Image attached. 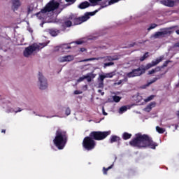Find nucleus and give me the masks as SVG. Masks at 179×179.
Wrapping results in <instances>:
<instances>
[{
    "instance_id": "nucleus-1",
    "label": "nucleus",
    "mask_w": 179,
    "mask_h": 179,
    "mask_svg": "<svg viewBox=\"0 0 179 179\" xmlns=\"http://www.w3.org/2000/svg\"><path fill=\"white\" fill-rule=\"evenodd\" d=\"M129 143L130 146L137 148V149H145V148L156 149V146L158 145L150 136L148 134H142V133L136 134L135 138L130 141Z\"/></svg>"
},
{
    "instance_id": "nucleus-2",
    "label": "nucleus",
    "mask_w": 179,
    "mask_h": 179,
    "mask_svg": "<svg viewBox=\"0 0 179 179\" xmlns=\"http://www.w3.org/2000/svg\"><path fill=\"white\" fill-rule=\"evenodd\" d=\"M163 58L164 57L161 56L159 58L156 59L155 61H152L151 63H148L146 66H141L138 69H133L131 72L127 73V78H135L136 76H141V75H143L148 69H150V68H153V66H156L158 64H160L162 61H163Z\"/></svg>"
},
{
    "instance_id": "nucleus-3",
    "label": "nucleus",
    "mask_w": 179,
    "mask_h": 179,
    "mask_svg": "<svg viewBox=\"0 0 179 179\" xmlns=\"http://www.w3.org/2000/svg\"><path fill=\"white\" fill-rule=\"evenodd\" d=\"M68 142V134L66 131L61 130L59 129L56 131V136L53 139V143L55 146L59 149V150H62L65 148Z\"/></svg>"
},
{
    "instance_id": "nucleus-4",
    "label": "nucleus",
    "mask_w": 179,
    "mask_h": 179,
    "mask_svg": "<svg viewBox=\"0 0 179 179\" xmlns=\"http://www.w3.org/2000/svg\"><path fill=\"white\" fill-rule=\"evenodd\" d=\"M97 12H99V10H96L90 13H85L84 15L78 17L72 16L69 17V20L73 22L75 26H78V24H82V23L89 20V19H90V16H94Z\"/></svg>"
},
{
    "instance_id": "nucleus-5",
    "label": "nucleus",
    "mask_w": 179,
    "mask_h": 179,
    "mask_svg": "<svg viewBox=\"0 0 179 179\" xmlns=\"http://www.w3.org/2000/svg\"><path fill=\"white\" fill-rule=\"evenodd\" d=\"M96 141L92 138L90 134L89 136L85 137L83 141V147L85 150H87L88 152L93 150V149L96 148Z\"/></svg>"
},
{
    "instance_id": "nucleus-6",
    "label": "nucleus",
    "mask_w": 179,
    "mask_h": 179,
    "mask_svg": "<svg viewBox=\"0 0 179 179\" xmlns=\"http://www.w3.org/2000/svg\"><path fill=\"white\" fill-rule=\"evenodd\" d=\"M111 134L110 131H92L90 135L92 136L94 141H103Z\"/></svg>"
},
{
    "instance_id": "nucleus-7",
    "label": "nucleus",
    "mask_w": 179,
    "mask_h": 179,
    "mask_svg": "<svg viewBox=\"0 0 179 179\" xmlns=\"http://www.w3.org/2000/svg\"><path fill=\"white\" fill-rule=\"evenodd\" d=\"M59 8V3L55 0H51L46 6L41 10V13H47V12H54Z\"/></svg>"
},
{
    "instance_id": "nucleus-8",
    "label": "nucleus",
    "mask_w": 179,
    "mask_h": 179,
    "mask_svg": "<svg viewBox=\"0 0 179 179\" xmlns=\"http://www.w3.org/2000/svg\"><path fill=\"white\" fill-rule=\"evenodd\" d=\"M34 51H40V45L33 44V45L28 46L24 50L23 55L27 58H28V57H30V55H31V54H33L34 52Z\"/></svg>"
},
{
    "instance_id": "nucleus-9",
    "label": "nucleus",
    "mask_w": 179,
    "mask_h": 179,
    "mask_svg": "<svg viewBox=\"0 0 179 179\" xmlns=\"http://www.w3.org/2000/svg\"><path fill=\"white\" fill-rule=\"evenodd\" d=\"M38 80L40 82L39 89H41V90H45L48 86V84L47 83V79H45L44 76H43V73L40 72L38 73Z\"/></svg>"
},
{
    "instance_id": "nucleus-10",
    "label": "nucleus",
    "mask_w": 179,
    "mask_h": 179,
    "mask_svg": "<svg viewBox=\"0 0 179 179\" xmlns=\"http://www.w3.org/2000/svg\"><path fill=\"white\" fill-rule=\"evenodd\" d=\"M172 31L169 30V29H166L162 31H157L154 34L155 38H159V37H163L167 34H171Z\"/></svg>"
},
{
    "instance_id": "nucleus-11",
    "label": "nucleus",
    "mask_w": 179,
    "mask_h": 179,
    "mask_svg": "<svg viewBox=\"0 0 179 179\" xmlns=\"http://www.w3.org/2000/svg\"><path fill=\"white\" fill-rule=\"evenodd\" d=\"M75 59V57L73 55H66L62 57H59L58 59L59 62L63 63V62H71V61H73Z\"/></svg>"
},
{
    "instance_id": "nucleus-12",
    "label": "nucleus",
    "mask_w": 179,
    "mask_h": 179,
    "mask_svg": "<svg viewBox=\"0 0 179 179\" xmlns=\"http://www.w3.org/2000/svg\"><path fill=\"white\" fill-rule=\"evenodd\" d=\"M161 3L169 8H173L176 5V1L173 0H162L161 1Z\"/></svg>"
},
{
    "instance_id": "nucleus-13",
    "label": "nucleus",
    "mask_w": 179,
    "mask_h": 179,
    "mask_svg": "<svg viewBox=\"0 0 179 179\" xmlns=\"http://www.w3.org/2000/svg\"><path fill=\"white\" fill-rule=\"evenodd\" d=\"M12 9L15 12L19 9V6H20V1L19 0H12Z\"/></svg>"
},
{
    "instance_id": "nucleus-14",
    "label": "nucleus",
    "mask_w": 179,
    "mask_h": 179,
    "mask_svg": "<svg viewBox=\"0 0 179 179\" xmlns=\"http://www.w3.org/2000/svg\"><path fill=\"white\" fill-rule=\"evenodd\" d=\"M162 78H163V74L157 75V77L154 78L150 82H148L145 86H150V85L155 83V82H157V80H159V79H162Z\"/></svg>"
},
{
    "instance_id": "nucleus-15",
    "label": "nucleus",
    "mask_w": 179,
    "mask_h": 179,
    "mask_svg": "<svg viewBox=\"0 0 179 179\" xmlns=\"http://www.w3.org/2000/svg\"><path fill=\"white\" fill-rule=\"evenodd\" d=\"M156 107V103L155 101L150 103L145 108V111L148 113L152 110V108Z\"/></svg>"
},
{
    "instance_id": "nucleus-16",
    "label": "nucleus",
    "mask_w": 179,
    "mask_h": 179,
    "mask_svg": "<svg viewBox=\"0 0 179 179\" xmlns=\"http://www.w3.org/2000/svg\"><path fill=\"white\" fill-rule=\"evenodd\" d=\"M110 5L111 4H108V0H105L103 1H101V7L96 10H98L99 12V10H100L101 9H103V8H107V6H110Z\"/></svg>"
},
{
    "instance_id": "nucleus-17",
    "label": "nucleus",
    "mask_w": 179,
    "mask_h": 179,
    "mask_svg": "<svg viewBox=\"0 0 179 179\" xmlns=\"http://www.w3.org/2000/svg\"><path fill=\"white\" fill-rule=\"evenodd\" d=\"M89 6H90V3L88 1H84L79 5L78 8H80V9H86V8H89Z\"/></svg>"
},
{
    "instance_id": "nucleus-18",
    "label": "nucleus",
    "mask_w": 179,
    "mask_h": 179,
    "mask_svg": "<svg viewBox=\"0 0 179 179\" xmlns=\"http://www.w3.org/2000/svg\"><path fill=\"white\" fill-rule=\"evenodd\" d=\"M85 79H87V82H91L92 79H94L96 78V75L93 73H87L85 76Z\"/></svg>"
},
{
    "instance_id": "nucleus-19",
    "label": "nucleus",
    "mask_w": 179,
    "mask_h": 179,
    "mask_svg": "<svg viewBox=\"0 0 179 179\" xmlns=\"http://www.w3.org/2000/svg\"><path fill=\"white\" fill-rule=\"evenodd\" d=\"M121 141V138L117 136H112L110 138V143H114V142H120Z\"/></svg>"
},
{
    "instance_id": "nucleus-20",
    "label": "nucleus",
    "mask_w": 179,
    "mask_h": 179,
    "mask_svg": "<svg viewBox=\"0 0 179 179\" xmlns=\"http://www.w3.org/2000/svg\"><path fill=\"white\" fill-rule=\"evenodd\" d=\"M49 33L52 36V37H56V36L59 35L60 31L58 29H50Z\"/></svg>"
},
{
    "instance_id": "nucleus-21",
    "label": "nucleus",
    "mask_w": 179,
    "mask_h": 179,
    "mask_svg": "<svg viewBox=\"0 0 179 179\" xmlns=\"http://www.w3.org/2000/svg\"><path fill=\"white\" fill-rule=\"evenodd\" d=\"M131 137H132V134L128 132H124L122 134V139H124V141H128V139H131Z\"/></svg>"
},
{
    "instance_id": "nucleus-22",
    "label": "nucleus",
    "mask_w": 179,
    "mask_h": 179,
    "mask_svg": "<svg viewBox=\"0 0 179 179\" xmlns=\"http://www.w3.org/2000/svg\"><path fill=\"white\" fill-rule=\"evenodd\" d=\"M156 131H157V132H158V134H164V132H166L165 129H163L159 126L156 127Z\"/></svg>"
},
{
    "instance_id": "nucleus-23",
    "label": "nucleus",
    "mask_w": 179,
    "mask_h": 179,
    "mask_svg": "<svg viewBox=\"0 0 179 179\" xmlns=\"http://www.w3.org/2000/svg\"><path fill=\"white\" fill-rule=\"evenodd\" d=\"M114 164H112L110 165L109 167L108 168H106V167H103V173L105 176H107V171H108V170H111V169H113Z\"/></svg>"
},
{
    "instance_id": "nucleus-24",
    "label": "nucleus",
    "mask_w": 179,
    "mask_h": 179,
    "mask_svg": "<svg viewBox=\"0 0 179 179\" xmlns=\"http://www.w3.org/2000/svg\"><path fill=\"white\" fill-rule=\"evenodd\" d=\"M59 48H62L63 51H65V50H70V48H71V47L69 46V45L64 44V45H62L61 46H59Z\"/></svg>"
},
{
    "instance_id": "nucleus-25",
    "label": "nucleus",
    "mask_w": 179,
    "mask_h": 179,
    "mask_svg": "<svg viewBox=\"0 0 179 179\" xmlns=\"http://www.w3.org/2000/svg\"><path fill=\"white\" fill-rule=\"evenodd\" d=\"M149 57V52H145L143 57H140V61L142 62L145 60L146 58Z\"/></svg>"
},
{
    "instance_id": "nucleus-26",
    "label": "nucleus",
    "mask_w": 179,
    "mask_h": 179,
    "mask_svg": "<svg viewBox=\"0 0 179 179\" xmlns=\"http://www.w3.org/2000/svg\"><path fill=\"white\" fill-rule=\"evenodd\" d=\"M113 101H115V103H120V101H121V97L118 96L117 95L113 96Z\"/></svg>"
},
{
    "instance_id": "nucleus-27",
    "label": "nucleus",
    "mask_w": 179,
    "mask_h": 179,
    "mask_svg": "<svg viewBox=\"0 0 179 179\" xmlns=\"http://www.w3.org/2000/svg\"><path fill=\"white\" fill-rule=\"evenodd\" d=\"M106 78H113V76H115V72L112 71L110 73H108L105 74Z\"/></svg>"
},
{
    "instance_id": "nucleus-28",
    "label": "nucleus",
    "mask_w": 179,
    "mask_h": 179,
    "mask_svg": "<svg viewBox=\"0 0 179 179\" xmlns=\"http://www.w3.org/2000/svg\"><path fill=\"white\" fill-rule=\"evenodd\" d=\"M106 62H111V61H117V59L115 58H113V57L111 56H108L106 57V59H105Z\"/></svg>"
},
{
    "instance_id": "nucleus-29",
    "label": "nucleus",
    "mask_w": 179,
    "mask_h": 179,
    "mask_svg": "<svg viewBox=\"0 0 179 179\" xmlns=\"http://www.w3.org/2000/svg\"><path fill=\"white\" fill-rule=\"evenodd\" d=\"M64 24L66 27H71L72 26V21L67 20L64 22Z\"/></svg>"
},
{
    "instance_id": "nucleus-30",
    "label": "nucleus",
    "mask_w": 179,
    "mask_h": 179,
    "mask_svg": "<svg viewBox=\"0 0 179 179\" xmlns=\"http://www.w3.org/2000/svg\"><path fill=\"white\" fill-rule=\"evenodd\" d=\"M153 99H155V95H150V96H148V98H146L145 99V103H148L149 101H150L151 100H153Z\"/></svg>"
},
{
    "instance_id": "nucleus-31",
    "label": "nucleus",
    "mask_w": 179,
    "mask_h": 179,
    "mask_svg": "<svg viewBox=\"0 0 179 179\" xmlns=\"http://www.w3.org/2000/svg\"><path fill=\"white\" fill-rule=\"evenodd\" d=\"M156 27H157V24H151L150 27L148 28V31H150V30H152L153 29H156Z\"/></svg>"
},
{
    "instance_id": "nucleus-32",
    "label": "nucleus",
    "mask_w": 179,
    "mask_h": 179,
    "mask_svg": "<svg viewBox=\"0 0 179 179\" xmlns=\"http://www.w3.org/2000/svg\"><path fill=\"white\" fill-rule=\"evenodd\" d=\"M113 65H114V62L104 63L103 68H106L107 66H111Z\"/></svg>"
},
{
    "instance_id": "nucleus-33",
    "label": "nucleus",
    "mask_w": 179,
    "mask_h": 179,
    "mask_svg": "<svg viewBox=\"0 0 179 179\" xmlns=\"http://www.w3.org/2000/svg\"><path fill=\"white\" fill-rule=\"evenodd\" d=\"M90 3H93L94 5H97V2H101L103 0H89Z\"/></svg>"
},
{
    "instance_id": "nucleus-34",
    "label": "nucleus",
    "mask_w": 179,
    "mask_h": 179,
    "mask_svg": "<svg viewBox=\"0 0 179 179\" xmlns=\"http://www.w3.org/2000/svg\"><path fill=\"white\" fill-rule=\"evenodd\" d=\"M127 106H122L120 108V113H125V111H127Z\"/></svg>"
},
{
    "instance_id": "nucleus-35",
    "label": "nucleus",
    "mask_w": 179,
    "mask_h": 179,
    "mask_svg": "<svg viewBox=\"0 0 179 179\" xmlns=\"http://www.w3.org/2000/svg\"><path fill=\"white\" fill-rule=\"evenodd\" d=\"M96 58H89V59H85L83 60H81L80 62H87L89 61H94Z\"/></svg>"
},
{
    "instance_id": "nucleus-36",
    "label": "nucleus",
    "mask_w": 179,
    "mask_h": 179,
    "mask_svg": "<svg viewBox=\"0 0 179 179\" xmlns=\"http://www.w3.org/2000/svg\"><path fill=\"white\" fill-rule=\"evenodd\" d=\"M170 62H171V61L170 60H166L163 65L162 66V68H166V66H167L169 65V64H170Z\"/></svg>"
},
{
    "instance_id": "nucleus-37",
    "label": "nucleus",
    "mask_w": 179,
    "mask_h": 179,
    "mask_svg": "<svg viewBox=\"0 0 179 179\" xmlns=\"http://www.w3.org/2000/svg\"><path fill=\"white\" fill-rule=\"evenodd\" d=\"M106 75H100L99 76V82H104V79H106Z\"/></svg>"
},
{
    "instance_id": "nucleus-38",
    "label": "nucleus",
    "mask_w": 179,
    "mask_h": 179,
    "mask_svg": "<svg viewBox=\"0 0 179 179\" xmlns=\"http://www.w3.org/2000/svg\"><path fill=\"white\" fill-rule=\"evenodd\" d=\"M65 114L66 115H71V108L69 107L66 108Z\"/></svg>"
},
{
    "instance_id": "nucleus-39",
    "label": "nucleus",
    "mask_w": 179,
    "mask_h": 179,
    "mask_svg": "<svg viewBox=\"0 0 179 179\" xmlns=\"http://www.w3.org/2000/svg\"><path fill=\"white\" fill-rule=\"evenodd\" d=\"M20 111H22V109H20V108H18V110H15H15L13 108H11L10 110V113H20Z\"/></svg>"
},
{
    "instance_id": "nucleus-40",
    "label": "nucleus",
    "mask_w": 179,
    "mask_h": 179,
    "mask_svg": "<svg viewBox=\"0 0 179 179\" xmlns=\"http://www.w3.org/2000/svg\"><path fill=\"white\" fill-rule=\"evenodd\" d=\"M98 87L103 88L104 87V82L103 81H99L98 84Z\"/></svg>"
},
{
    "instance_id": "nucleus-41",
    "label": "nucleus",
    "mask_w": 179,
    "mask_h": 179,
    "mask_svg": "<svg viewBox=\"0 0 179 179\" xmlns=\"http://www.w3.org/2000/svg\"><path fill=\"white\" fill-rule=\"evenodd\" d=\"M84 79H85V76H83V77H80V78L77 80V83H80V82H83Z\"/></svg>"
},
{
    "instance_id": "nucleus-42",
    "label": "nucleus",
    "mask_w": 179,
    "mask_h": 179,
    "mask_svg": "<svg viewBox=\"0 0 179 179\" xmlns=\"http://www.w3.org/2000/svg\"><path fill=\"white\" fill-rule=\"evenodd\" d=\"M82 93H83V92H82L80 90L74 91V94H82Z\"/></svg>"
},
{
    "instance_id": "nucleus-43",
    "label": "nucleus",
    "mask_w": 179,
    "mask_h": 179,
    "mask_svg": "<svg viewBox=\"0 0 179 179\" xmlns=\"http://www.w3.org/2000/svg\"><path fill=\"white\" fill-rule=\"evenodd\" d=\"M154 70L155 71V72H160V71H162V68H160V66H157L154 69Z\"/></svg>"
},
{
    "instance_id": "nucleus-44",
    "label": "nucleus",
    "mask_w": 179,
    "mask_h": 179,
    "mask_svg": "<svg viewBox=\"0 0 179 179\" xmlns=\"http://www.w3.org/2000/svg\"><path fill=\"white\" fill-rule=\"evenodd\" d=\"M156 71L155 69H152L151 71H148V75H153V73H155Z\"/></svg>"
},
{
    "instance_id": "nucleus-45",
    "label": "nucleus",
    "mask_w": 179,
    "mask_h": 179,
    "mask_svg": "<svg viewBox=\"0 0 179 179\" xmlns=\"http://www.w3.org/2000/svg\"><path fill=\"white\" fill-rule=\"evenodd\" d=\"M76 44H78V45H80V44H83V41H76Z\"/></svg>"
},
{
    "instance_id": "nucleus-46",
    "label": "nucleus",
    "mask_w": 179,
    "mask_h": 179,
    "mask_svg": "<svg viewBox=\"0 0 179 179\" xmlns=\"http://www.w3.org/2000/svg\"><path fill=\"white\" fill-rule=\"evenodd\" d=\"M82 89L84 92H86V90H87V85H83Z\"/></svg>"
},
{
    "instance_id": "nucleus-47",
    "label": "nucleus",
    "mask_w": 179,
    "mask_h": 179,
    "mask_svg": "<svg viewBox=\"0 0 179 179\" xmlns=\"http://www.w3.org/2000/svg\"><path fill=\"white\" fill-rule=\"evenodd\" d=\"M98 93H101V96H104V92H103L101 90H99Z\"/></svg>"
},
{
    "instance_id": "nucleus-48",
    "label": "nucleus",
    "mask_w": 179,
    "mask_h": 179,
    "mask_svg": "<svg viewBox=\"0 0 179 179\" xmlns=\"http://www.w3.org/2000/svg\"><path fill=\"white\" fill-rule=\"evenodd\" d=\"M80 51H81V52H85V51H86V48H81L80 49Z\"/></svg>"
},
{
    "instance_id": "nucleus-49",
    "label": "nucleus",
    "mask_w": 179,
    "mask_h": 179,
    "mask_svg": "<svg viewBox=\"0 0 179 179\" xmlns=\"http://www.w3.org/2000/svg\"><path fill=\"white\" fill-rule=\"evenodd\" d=\"M41 45H42V48H43V47H45L47 45L46 43H41Z\"/></svg>"
},
{
    "instance_id": "nucleus-50",
    "label": "nucleus",
    "mask_w": 179,
    "mask_h": 179,
    "mask_svg": "<svg viewBox=\"0 0 179 179\" xmlns=\"http://www.w3.org/2000/svg\"><path fill=\"white\" fill-rule=\"evenodd\" d=\"M103 115H107V113H106V112L104 111V108H103Z\"/></svg>"
},
{
    "instance_id": "nucleus-51",
    "label": "nucleus",
    "mask_w": 179,
    "mask_h": 179,
    "mask_svg": "<svg viewBox=\"0 0 179 179\" xmlns=\"http://www.w3.org/2000/svg\"><path fill=\"white\" fill-rule=\"evenodd\" d=\"M5 132H6V129H2V130H1V133H2V134H5Z\"/></svg>"
},
{
    "instance_id": "nucleus-52",
    "label": "nucleus",
    "mask_w": 179,
    "mask_h": 179,
    "mask_svg": "<svg viewBox=\"0 0 179 179\" xmlns=\"http://www.w3.org/2000/svg\"><path fill=\"white\" fill-rule=\"evenodd\" d=\"M121 83H122V80H120L118 83H117V85H121Z\"/></svg>"
},
{
    "instance_id": "nucleus-53",
    "label": "nucleus",
    "mask_w": 179,
    "mask_h": 179,
    "mask_svg": "<svg viewBox=\"0 0 179 179\" xmlns=\"http://www.w3.org/2000/svg\"><path fill=\"white\" fill-rule=\"evenodd\" d=\"M176 34H179V29L176 31Z\"/></svg>"
},
{
    "instance_id": "nucleus-54",
    "label": "nucleus",
    "mask_w": 179,
    "mask_h": 179,
    "mask_svg": "<svg viewBox=\"0 0 179 179\" xmlns=\"http://www.w3.org/2000/svg\"><path fill=\"white\" fill-rule=\"evenodd\" d=\"M36 15H37V16H38V15H40V13H36Z\"/></svg>"
},
{
    "instance_id": "nucleus-55",
    "label": "nucleus",
    "mask_w": 179,
    "mask_h": 179,
    "mask_svg": "<svg viewBox=\"0 0 179 179\" xmlns=\"http://www.w3.org/2000/svg\"><path fill=\"white\" fill-rule=\"evenodd\" d=\"M67 2H69V1H71V0H66Z\"/></svg>"
}]
</instances>
